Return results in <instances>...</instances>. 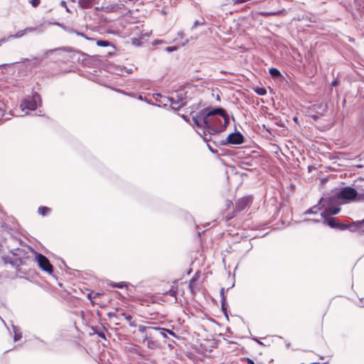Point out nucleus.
I'll return each instance as SVG.
<instances>
[{
    "mask_svg": "<svg viewBox=\"0 0 364 364\" xmlns=\"http://www.w3.org/2000/svg\"><path fill=\"white\" fill-rule=\"evenodd\" d=\"M338 83H339L338 80V79H334V80L331 82V86H334V87H336V86H337V85H338Z\"/></svg>",
    "mask_w": 364,
    "mask_h": 364,
    "instance_id": "obj_48",
    "label": "nucleus"
},
{
    "mask_svg": "<svg viewBox=\"0 0 364 364\" xmlns=\"http://www.w3.org/2000/svg\"><path fill=\"white\" fill-rule=\"evenodd\" d=\"M41 103V95L37 92H32L31 96L23 99L21 103V109L36 110L38 105Z\"/></svg>",
    "mask_w": 364,
    "mask_h": 364,
    "instance_id": "obj_5",
    "label": "nucleus"
},
{
    "mask_svg": "<svg viewBox=\"0 0 364 364\" xmlns=\"http://www.w3.org/2000/svg\"><path fill=\"white\" fill-rule=\"evenodd\" d=\"M128 314H127L126 313H124V312H122L120 314H119V315L117 316V317L119 318V317H124L125 318V316H127Z\"/></svg>",
    "mask_w": 364,
    "mask_h": 364,
    "instance_id": "obj_54",
    "label": "nucleus"
},
{
    "mask_svg": "<svg viewBox=\"0 0 364 364\" xmlns=\"http://www.w3.org/2000/svg\"><path fill=\"white\" fill-rule=\"evenodd\" d=\"M220 301H223V299L224 300H226V296H225V289L222 287L220 290Z\"/></svg>",
    "mask_w": 364,
    "mask_h": 364,
    "instance_id": "obj_42",
    "label": "nucleus"
},
{
    "mask_svg": "<svg viewBox=\"0 0 364 364\" xmlns=\"http://www.w3.org/2000/svg\"><path fill=\"white\" fill-rule=\"evenodd\" d=\"M25 34H26V31L23 29V30L18 31L16 33H15L14 35H10L7 38V39L9 40L11 38H20L23 37Z\"/></svg>",
    "mask_w": 364,
    "mask_h": 364,
    "instance_id": "obj_27",
    "label": "nucleus"
},
{
    "mask_svg": "<svg viewBox=\"0 0 364 364\" xmlns=\"http://www.w3.org/2000/svg\"><path fill=\"white\" fill-rule=\"evenodd\" d=\"M309 117L312 119L314 121H316L318 120V119H320L323 115H320L317 112H312L311 109L309 111Z\"/></svg>",
    "mask_w": 364,
    "mask_h": 364,
    "instance_id": "obj_30",
    "label": "nucleus"
},
{
    "mask_svg": "<svg viewBox=\"0 0 364 364\" xmlns=\"http://www.w3.org/2000/svg\"><path fill=\"white\" fill-rule=\"evenodd\" d=\"M359 198L357 191L351 186H345L338 189L332 196H324L321 200L326 202L329 205L340 203H348Z\"/></svg>",
    "mask_w": 364,
    "mask_h": 364,
    "instance_id": "obj_3",
    "label": "nucleus"
},
{
    "mask_svg": "<svg viewBox=\"0 0 364 364\" xmlns=\"http://www.w3.org/2000/svg\"><path fill=\"white\" fill-rule=\"evenodd\" d=\"M247 364H255L253 360L250 359V358H246Z\"/></svg>",
    "mask_w": 364,
    "mask_h": 364,
    "instance_id": "obj_52",
    "label": "nucleus"
},
{
    "mask_svg": "<svg viewBox=\"0 0 364 364\" xmlns=\"http://www.w3.org/2000/svg\"><path fill=\"white\" fill-rule=\"evenodd\" d=\"M142 342H146V347L151 350H155L160 347L159 342L156 340L155 331L149 332L143 336Z\"/></svg>",
    "mask_w": 364,
    "mask_h": 364,
    "instance_id": "obj_9",
    "label": "nucleus"
},
{
    "mask_svg": "<svg viewBox=\"0 0 364 364\" xmlns=\"http://www.w3.org/2000/svg\"><path fill=\"white\" fill-rule=\"evenodd\" d=\"M183 32H179L178 33V36H180L181 38H183Z\"/></svg>",
    "mask_w": 364,
    "mask_h": 364,
    "instance_id": "obj_58",
    "label": "nucleus"
},
{
    "mask_svg": "<svg viewBox=\"0 0 364 364\" xmlns=\"http://www.w3.org/2000/svg\"><path fill=\"white\" fill-rule=\"evenodd\" d=\"M40 0H31V4L33 7H37L40 4Z\"/></svg>",
    "mask_w": 364,
    "mask_h": 364,
    "instance_id": "obj_44",
    "label": "nucleus"
},
{
    "mask_svg": "<svg viewBox=\"0 0 364 364\" xmlns=\"http://www.w3.org/2000/svg\"><path fill=\"white\" fill-rule=\"evenodd\" d=\"M181 117H182V118H183L185 121H186V122H189V119L188 118V117H187V116H186V115H184V114H182V115H181Z\"/></svg>",
    "mask_w": 364,
    "mask_h": 364,
    "instance_id": "obj_56",
    "label": "nucleus"
},
{
    "mask_svg": "<svg viewBox=\"0 0 364 364\" xmlns=\"http://www.w3.org/2000/svg\"><path fill=\"white\" fill-rule=\"evenodd\" d=\"M254 340H255V341H257L259 344H261V345H262V344H263V343H262L261 341H259L257 338H254Z\"/></svg>",
    "mask_w": 364,
    "mask_h": 364,
    "instance_id": "obj_61",
    "label": "nucleus"
},
{
    "mask_svg": "<svg viewBox=\"0 0 364 364\" xmlns=\"http://www.w3.org/2000/svg\"><path fill=\"white\" fill-rule=\"evenodd\" d=\"M36 340H38V341H39L40 342H41V343H44V344H46V342H44L43 340L40 339L39 338H36Z\"/></svg>",
    "mask_w": 364,
    "mask_h": 364,
    "instance_id": "obj_62",
    "label": "nucleus"
},
{
    "mask_svg": "<svg viewBox=\"0 0 364 364\" xmlns=\"http://www.w3.org/2000/svg\"><path fill=\"white\" fill-rule=\"evenodd\" d=\"M42 25L43 24H41L39 26H36V27H27L24 30L26 31V33L27 32H33V31L40 30V28Z\"/></svg>",
    "mask_w": 364,
    "mask_h": 364,
    "instance_id": "obj_36",
    "label": "nucleus"
},
{
    "mask_svg": "<svg viewBox=\"0 0 364 364\" xmlns=\"http://www.w3.org/2000/svg\"><path fill=\"white\" fill-rule=\"evenodd\" d=\"M137 99L141 100V101H144L146 102V103L148 104H150V105H154V103L151 102L149 100H147L146 97H143V96L141 95H139L138 97H137Z\"/></svg>",
    "mask_w": 364,
    "mask_h": 364,
    "instance_id": "obj_41",
    "label": "nucleus"
},
{
    "mask_svg": "<svg viewBox=\"0 0 364 364\" xmlns=\"http://www.w3.org/2000/svg\"><path fill=\"white\" fill-rule=\"evenodd\" d=\"M8 41L7 38H3L0 39V46H1L4 43H6Z\"/></svg>",
    "mask_w": 364,
    "mask_h": 364,
    "instance_id": "obj_50",
    "label": "nucleus"
},
{
    "mask_svg": "<svg viewBox=\"0 0 364 364\" xmlns=\"http://www.w3.org/2000/svg\"><path fill=\"white\" fill-rule=\"evenodd\" d=\"M320 203H322L321 207H324L325 205L327 206L325 208V210L320 214L321 218H323V220L326 218H329V216H331V215H333L338 214L340 212V210H341L340 208H338V207H333V205H329L325 201H323V200H320Z\"/></svg>",
    "mask_w": 364,
    "mask_h": 364,
    "instance_id": "obj_10",
    "label": "nucleus"
},
{
    "mask_svg": "<svg viewBox=\"0 0 364 364\" xmlns=\"http://www.w3.org/2000/svg\"><path fill=\"white\" fill-rule=\"evenodd\" d=\"M155 331L156 334V333H158V334L161 336L163 338H167V333H166V331Z\"/></svg>",
    "mask_w": 364,
    "mask_h": 364,
    "instance_id": "obj_43",
    "label": "nucleus"
},
{
    "mask_svg": "<svg viewBox=\"0 0 364 364\" xmlns=\"http://www.w3.org/2000/svg\"><path fill=\"white\" fill-rule=\"evenodd\" d=\"M156 326H146L139 325L138 326V331L142 334V337L146 335V333H149V332L155 331Z\"/></svg>",
    "mask_w": 364,
    "mask_h": 364,
    "instance_id": "obj_19",
    "label": "nucleus"
},
{
    "mask_svg": "<svg viewBox=\"0 0 364 364\" xmlns=\"http://www.w3.org/2000/svg\"><path fill=\"white\" fill-rule=\"evenodd\" d=\"M176 46H168V47H166V50L168 53H171V52H173V51H175L176 50Z\"/></svg>",
    "mask_w": 364,
    "mask_h": 364,
    "instance_id": "obj_45",
    "label": "nucleus"
},
{
    "mask_svg": "<svg viewBox=\"0 0 364 364\" xmlns=\"http://www.w3.org/2000/svg\"><path fill=\"white\" fill-rule=\"evenodd\" d=\"M60 5L63 7H66V2L65 1H61Z\"/></svg>",
    "mask_w": 364,
    "mask_h": 364,
    "instance_id": "obj_57",
    "label": "nucleus"
},
{
    "mask_svg": "<svg viewBox=\"0 0 364 364\" xmlns=\"http://www.w3.org/2000/svg\"><path fill=\"white\" fill-rule=\"evenodd\" d=\"M153 97H154L156 101L158 102L159 100V99L163 97V95L159 93H155L153 95Z\"/></svg>",
    "mask_w": 364,
    "mask_h": 364,
    "instance_id": "obj_46",
    "label": "nucleus"
},
{
    "mask_svg": "<svg viewBox=\"0 0 364 364\" xmlns=\"http://www.w3.org/2000/svg\"><path fill=\"white\" fill-rule=\"evenodd\" d=\"M75 34L78 36H82V37L85 38L87 41H93L94 40V38L87 37L84 33H82V32L77 31V32H75Z\"/></svg>",
    "mask_w": 364,
    "mask_h": 364,
    "instance_id": "obj_39",
    "label": "nucleus"
},
{
    "mask_svg": "<svg viewBox=\"0 0 364 364\" xmlns=\"http://www.w3.org/2000/svg\"><path fill=\"white\" fill-rule=\"evenodd\" d=\"M252 202V199L250 196H245L240 198L235 203V210L236 212H242L246 208L250 205Z\"/></svg>",
    "mask_w": 364,
    "mask_h": 364,
    "instance_id": "obj_11",
    "label": "nucleus"
},
{
    "mask_svg": "<svg viewBox=\"0 0 364 364\" xmlns=\"http://www.w3.org/2000/svg\"><path fill=\"white\" fill-rule=\"evenodd\" d=\"M293 119H294V122H296L297 121V117H294Z\"/></svg>",
    "mask_w": 364,
    "mask_h": 364,
    "instance_id": "obj_64",
    "label": "nucleus"
},
{
    "mask_svg": "<svg viewBox=\"0 0 364 364\" xmlns=\"http://www.w3.org/2000/svg\"><path fill=\"white\" fill-rule=\"evenodd\" d=\"M112 287H116L119 289H122L128 285L127 282H113L110 284Z\"/></svg>",
    "mask_w": 364,
    "mask_h": 364,
    "instance_id": "obj_32",
    "label": "nucleus"
},
{
    "mask_svg": "<svg viewBox=\"0 0 364 364\" xmlns=\"http://www.w3.org/2000/svg\"><path fill=\"white\" fill-rule=\"evenodd\" d=\"M5 115V109L3 104H0V123L3 121L6 120V119H4Z\"/></svg>",
    "mask_w": 364,
    "mask_h": 364,
    "instance_id": "obj_34",
    "label": "nucleus"
},
{
    "mask_svg": "<svg viewBox=\"0 0 364 364\" xmlns=\"http://www.w3.org/2000/svg\"><path fill=\"white\" fill-rule=\"evenodd\" d=\"M207 146H208V149H209L212 153H215V152H216V150L213 149L212 148V146H211L210 144H208Z\"/></svg>",
    "mask_w": 364,
    "mask_h": 364,
    "instance_id": "obj_55",
    "label": "nucleus"
},
{
    "mask_svg": "<svg viewBox=\"0 0 364 364\" xmlns=\"http://www.w3.org/2000/svg\"><path fill=\"white\" fill-rule=\"evenodd\" d=\"M220 303H221V309H222L223 312L224 313V314L225 315V316L228 317V304H227V301H226V300H224L223 299V301H220Z\"/></svg>",
    "mask_w": 364,
    "mask_h": 364,
    "instance_id": "obj_33",
    "label": "nucleus"
},
{
    "mask_svg": "<svg viewBox=\"0 0 364 364\" xmlns=\"http://www.w3.org/2000/svg\"><path fill=\"white\" fill-rule=\"evenodd\" d=\"M254 91L259 95L264 96L267 94V90L263 87H257L254 88Z\"/></svg>",
    "mask_w": 364,
    "mask_h": 364,
    "instance_id": "obj_29",
    "label": "nucleus"
},
{
    "mask_svg": "<svg viewBox=\"0 0 364 364\" xmlns=\"http://www.w3.org/2000/svg\"><path fill=\"white\" fill-rule=\"evenodd\" d=\"M78 4L82 9H87L91 6L92 2L90 0H79Z\"/></svg>",
    "mask_w": 364,
    "mask_h": 364,
    "instance_id": "obj_24",
    "label": "nucleus"
},
{
    "mask_svg": "<svg viewBox=\"0 0 364 364\" xmlns=\"http://www.w3.org/2000/svg\"><path fill=\"white\" fill-rule=\"evenodd\" d=\"M96 43L98 46L101 47L112 46L111 43L106 40H97Z\"/></svg>",
    "mask_w": 364,
    "mask_h": 364,
    "instance_id": "obj_31",
    "label": "nucleus"
},
{
    "mask_svg": "<svg viewBox=\"0 0 364 364\" xmlns=\"http://www.w3.org/2000/svg\"><path fill=\"white\" fill-rule=\"evenodd\" d=\"M305 221H311L314 223H318V222H320V220L319 219H307V220H305Z\"/></svg>",
    "mask_w": 364,
    "mask_h": 364,
    "instance_id": "obj_51",
    "label": "nucleus"
},
{
    "mask_svg": "<svg viewBox=\"0 0 364 364\" xmlns=\"http://www.w3.org/2000/svg\"><path fill=\"white\" fill-rule=\"evenodd\" d=\"M12 328H13V331L14 333V341H17L20 340L22 338V333H21V331H20V329L14 325H12Z\"/></svg>",
    "mask_w": 364,
    "mask_h": 364,
    "instance_id": "obj_22",
    "label": "nucleus"
},
{
    "mask_svg": "<svg viewBox=\"0 0 364 364\" xmlns=\"http://www.w3.org/2000/svg\"><path fill=\"white\" fill-rule=\"evenodd\" d=\"M323 223L331 228H336L341 230H346V224L339 223L335 218H326Z\"/></svg>",
    "mask_w": 364,
    "mask_h": 364,
    "instance_id": "obj_13",
    "label": "nucleus"
},
{
    "mask_svg": "<svg viewBox=\"0 0 364 364\" xmlns=\"http://www.w3.org/2000/svg\"><path fill=\"white\" fill-rule=\"evenodd\" d=\"M155 331H166V333H167V335H168V334H169V335H171V336H173V337H175V338H179V337H178V336H177V335H176V334L173 331L169 330V329H168V328H162V327H159V326H156V328H155Z\"/></svg>",
    "mask_w": 364,
    "mask_h": 364,
    "instance_id": "obj_25",
    "label": "nucleus"
},
{
    "mask_svg": "<svg viewBox=\"0 0 364 364\" xmlns=\"http://www.w3.org/2000/svg\"><path fill=\"white\" fill-rule=\"evenodd\" d=\"M129 326H132V327H136V326H137V324H136V321H132V320H131V321H129Z\"/></svg>",
    "mask_w": 364,
    "mask_h": 364,
    "instance_id": "obj_49",
    "label": "nucleus"
},
{
    "mask_svg": "<svg viewBox=\"0 0 364 364\" xmlns=\"http://www.w3.org/2000/svg\"><path fill=\"white\" fill-rule=\"evenodd\" d=\"M353 4L356 9H360V7L363 6V0H353Z\"/></svg>",
    "mask_w": 364,
    "mask_h": 364,
    "instance_id": "obj_37",
    "label": "nucleus"
},
{
    "mask_svg": "<svg viewBox=\"0 0 364 364\" xmlns=\"http://www.w3.org/2000/svg\"><path fill=\"white\" fill-rule=\"evenodd\" d=\"M269 73L272 77H275V78L282 77L280 71L276 68H271L269 70Z\"/></svg>",
    "mask_w": 364,
    "mask_h": 364,
    "instance_id": "obj_23",
    "label": "nucleus"
},
{
    "mask_svg": "<svg viewBox=\"0 0 364 364\" xmlns=\"http://www.w3.org/2000/svg\"><path fill=\"white\" fill-rule=\"evenodd\" d=\"M124 319H126L128 321H130L132 319V316L130 314H128L127 316H125Z\"/></svg>",
    "mask_w": 364,
    "mask_h": 364,
    "instance_id": "obj_53",
    "label": "nucleus"
},
{
    "mask_svg": "<svg viewBox=\"0 0 364 364\" xmlns=\"http://www.w3.org/2000/svg\"><path fill=\"white\" fill-rule=\"evenodd\" d=\"M362 228H364V219L346 225V230H349L350 232H355Z\"/></svg>",
    "mask_w": 364,
    "mask_h": 364,
    "instance_id": "obj_15",
    "label": "nucleus"
},
{
    "mask_svg": "<svg viewBox=\"0 0 364 364\" xmlns=\"http://www.w3.org/2000/svg\"><path fill=\"white\" fill-rule=\"evenodd\" d=\"M360 304H359V306H361V307H363L364 306V302L363 301L362 299H360Z\"/></svg>",
    "mask_w": 364,
    "mask_h": 364,
    "instance_id": "obj_59",
    "label": "nucleus"
},
{
    "mask_svg": "<svg viewBox=\"0 0 364 364\" xmlns=\"http://www.w3.org/2000/svg\"><path fill=\"white\" fill-rule=\"evenodd\" d=\"M48 23L49 25H55V26H58L59 27H60L62 29H63V27L64 26L63 23H61L60 22H58V21H48Z\"/></svg>",
    "mask_w": 364,
    "mask_h": 364,
    "instance_id": "obj_40",
    "label": "nucleus"
},
{
    "mask_svg": "<svg viewBox=\"0 0 364 364\" xmlns=\"http://www.w3.org/2000/svg\"><path fill=\"white\" fill-rule=\"evenodd\" d=\"M245 142V137L240 132L230 133L228 137L221 141L222 145H240Z\"/></svg>",
    "mask_w": 364,
    "mask_h": 364,
    "instance_id": "obj_8",
    "label": "nucleus"
},
{
    "mask_svg": "<svg viewBox=\"0 0 364 364\" xmlns=\"http://www.w3.org/2000/svg\"><path fill=\"white\" fill-rule=\"evenodd\" d=\"M50 209L46 206H40L38 210V213L42 216H46L49 212Z\"/></svg>",
    "mask_w": 364,
    "mask_h": 364,
    "instance_id": "obj_28",
    "label": "nucleus"
},
{
    "mask_svg": "<svg viewBox=\"0 0 364 364\" xmlns=\"http://www.w3.org/2000/svg\"><path fill=\"white\" fill-rule=\"evenodd\" d=\"M187 100L183 90L176 91L175 96H171V108L174 110H179L186 105Z\"/></svg>",
    "mask_w": 364,
    "mask_h": 364,
    "instance_id": "obj_6",
    "label": "nucleus"
},
{
    "mask_svg": "<svg viewBox=\"0 0 364 364\" xmlns=\"http://www.w3.org/2000/svg\"><path fill=\"white\" fill-rule=\"evenodd\" d=\"M328 109V106L326 103L320 102L318 104H315L311 108V110L314 112H317L320 115H324Z\"/></svg>",
    "mask_w": 364,
    "mask_h": 364,
    "instance_id": "obj_14",
    "label": "nucleus"
},
{
    "mask_svg": "<svg viewBox=\"0 0 364 364\" xmlns=\"http://www.w3.org/2000/svg\"><path fill=\"white\" fill-rule=\"evenodd\" d=\"M156 326H146L139 325L138 326V331L142 334V337L146 335V333H149V332L155 331Z\"/></svg>",
    "mask_w": 364,
    "mask_h": 364,
    "instance_id": "obj_20",
    "label": "nucleus"
},
{
    "mask_svg": "<svg viewBox=\"0 0 364 364\" xmlns=\"http://www.w3.org/2000/svg\"><path fill=\"white\" fill-rule=\"evenodd\" d=\"M207 112H212L206 123V131L208 137L210 138L212 134L220 133L225 130L229 123V116L222 107L207 109Z\"/></svg>",
    "mask_w": 364,
    "mask_h": 364,
    "instance_id": "obj_2",
    "label": "nucleus"
},
{
    "mask_svg": "<svg viewBox=\"0 0 364 364\" xmlns=\"http://www.w3.org/2000/svg\"><path fill=\"white\" fill-rule=\"evenodd\" d=\"M234 4H240L247 2L248 0H232Z\"/></svg>",
    "mask_w": 364,
    "mask_h": 364,
    "instance_id": "obj_47",
    "label": "nucleus"
},
{
    "mask_svg": "<svg viewBox=\"0 0 364 364\" xmlns=\"http://www.w3.org/2000/svg\"><path fill=\"white\" fill-rule=\"evenodd\" d=\"M11 252L13 254V255L16 256V258L15 259L14 262H10V263L17 266L22 264L23 262L21 258L24 257L25 251L21 248H16L11 250Z\"/></svg>",
    "mask_w": 364,
    "mask_h": 364,
    "instance_id": "obj_12",
    "label": "nucleus"
},
{
    "mask_svg": "<svg viewBox=\"0 0 364 364\" xmlns=\"http://www.w3.org/2000/svg\"><path fill=\"white\" fill-rule=\"evenodd\" d=\"M322 203L318 202V205H316L311 208L308 209L305 214H316L320 210Z\"/></svg>",
    "mask_w": 364,
    "mask_h": 364,
    "instance_id": "obj_21",
    "label": "nucleus"
},
{
    "mask_svg": "<svg viewBox=\"0 0 364 364\" xmlns=\"http://www.w3.org/2000/svg\"><path fill=\"white\" fill-rule=\"evenodd\" d=\"M212 112H207V109H203L196 113L195 115L192 116V120L193 124L198 128H203V134L199 133L200 136H203L205 141H210V137H208L206 131V123Z\"/></svg>",
    "mask_w": 364,
    "mask_h": 364,
    "instance_id": "obj_4",
    "label": "nucleus"
},
{
    "mask_svg": "<svg viewBox=\"0 0 364 364\" xmlns=\"http://www.w3.org/2000/svg\"><path fill=\"white\" fill-rule=\"evenodd\" d=\"M35 260L41 270L48 273L49 274H53V265L45 255L41 253L35 252Z\"/></svg>",
    "mask_w": 364,
    "mask_h": 364,
    "instance_id": "obj_7",
    "label": "nucleus"
},
{
    "mask_svg": "<svg viewBox=\"0 0 364 364\" xmlns=\"http://www.w3.org/2000/svg\"><path fill=\"white\" fill-rule=\"evenodd\" d=\"M205 23V21L202 19V21L196 20L194 21L193 26L191 27V30L196 28L198 26H203Z\"/></svg>",
    "mask_w": 364,
    "mask_h": 364,
    "instance_id": "obj_35",
    "label": "nucleus"
},
{
    "mask_svg": "<svg viewBox=\"0 0 364 364\" xmlns=\"http://www.w3.org/2000/svg\"><path fill=\"white\" fill-rule=\"evenodd\" d=\"M63 29L69 33H75V32H77V31L74 28L65 26V25L63 26Z\"/></svg>",
    "mask_w": 364,
    "mask_h": 364,
    "instance_id": "obj_38",
    "label": "nucleus"
},
{
    "mask_svg": "<svg viewBox=\"0 0 364 364\" xmlns=\"http://www.w3.org/2000/svg\"><path fill=\"white\" fill-rule=\"evenodd\" d=\"M118 92H121V93H123V94H124V95H129V96L131 95H129V94L126 93V92H125L124 91H123V90H118Z\"/></svg>",
    "mask_w": 364,
    "mask_h": 364,
    "instance_id": "obj_60",
    "label": "nucleus"
},
{
    "mask_svg": "<svg viewBox=\"0 0 364 364\" xmlns=\"http://www.w3.org/2000/svg\"><path fill=\"white\" fill-rule=\"evenodd\" d=\"M65 10H66V11H67V12H68V13H70V9H69L67 6H66V7H65Z\"/></svg>",
    "mask_w": 364,
    "mask_h": 364,
    "instance_id": "obj_63",
    "label": "nucleus"
},
{
    "mask_svg": "<svg viewBox=\"0 0 364 364\" xmlns=\"http://www.w3.org/2000/svg\"><path fill=\"white\" fill-rule=\"evenodd\" d=\"M92 330L94 334H97L101 338L106 340V336L105 333L106 328L105 327L95 326L92 327Z\"/></svg>",
    "mask_w": 364,
    "mask_h": 364,
    "instance_id": "obj_17",
    "label": "nucleus"
},
{
    "mask_svg": "<svg viewBox=\"0 0 364 364\" xmlns=\"http://www.w3.org/2000/svg\"><path fill=\"white\" fill-rule=\"evenodd\" d=\"M65 52L67 53L68 55H66L65 56H63L62 58L59 57L58 60L65 62H77L81 63L82 65H86L85 57L87 56V55L79 50H73L71 47H62L54 49H50L44 53V55L41 58L37 57H34L31 60H29L28 58H23L20 63H26V68L27 71L31 72L33 68L40 65L41 61L43 58H46L50 54L53 53H58V55H60L61 53Z\"/></svg>",
    "mask_w": 364,
    "mask_h": 364,
    "instance_id": "obj_1",
    "label": "nucleus"
},
{
    "mask_svg": "<svg viewBox=\"0 0 364 364\" xmlns=\"http://www.w3.org/2000/svg\"><path fill=\"white\" fill-rule=\"evenodd\" d=\"M158 102L162 104L163 106H166L169 103L171 106V97L163 96L162 98L159 99Z\"/></svg>",
    "mask_w": 364,
    "mask_h": 364,
    "instance_id": "obj_26",
    "label": "nucleus"
},
{
    "mask_svg": "<svg viewBox=\"0 0 364 364\" xmlns=\"http://www.w3.org/2000/svg\"><path fill=\"white\" fill-rule=\"evenodd\" d=\"M177 291H178V284L176 281H174L173 282V285L171 286V289L167 291L164 294L168 295L170 296L174 297L176 299V301H177Z\"/></svg>",
    "mask_w": 364,
    "mask_h": 364,
    "instance_id": "obj_18",
    "label": "nucleus"
},
{
    "mask_svg": "<svg viewBox=\"0 0 364 364\" xmlns=\"http://www.w3.org/2000/svg\"><path fill=\"white\" fill-rule=\"evenodd\" d=\"M199 277H200V272H196L195 274L193 275V277L190 279L189 283H188V289H189L190 291L191 292V294L193 295L195 294V288H194L195 283L198 281V279H199Z\"/></svg>",
    "mask_w": 364,
    "mask_h": 364,
    "instance_id": "obj_16",
    "label": "nucleus"
}]
</instances>
